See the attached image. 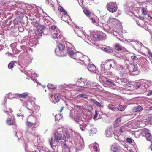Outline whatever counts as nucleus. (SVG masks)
<instances>
[{
    "mask_svg": "<svg viewBox=\"0 0 152 152\" xmlns=\"http://www.w3.org/2000/svg\"><path fill=\"white\" fill-rule=\"evenodd\" d=\"M32 102H28L27 101H24L22 103V105L23 107L27 108L28 110V108H31V105L32 104Z\"/></svg>",
    "mask_w": 152,
    "mask_h": 152,
    "instance_id": "473e14b6",
    "label": "nucleus"
},
{
    "mask_svg": "<svg viewBox=\"0 0 152 152\" xmlns=\"http://www.w3.org/2000/svg\"><path fill=\"white\" fill-rule=\"evenodd\" d=\"M113 131L111 127L109 128L105 131V136L107 137H111L113 134Z\"/></svg>",
    "mask_w": 152,
    "mask_h": 152,
    "instance_id": "bb28decb",
    "label": "nucleus"
},
{
    "mask_svg": "<svg viewBox=\"0 0 152 152\" xmlns=\"http://www.w3.org/2000/svg\"><path fill=\"white\" fill-rule=\"evenodd\" d=\"M90 19L91 20L92 23H96L97 20L98 18L97 16H94L93 17L90 18Z\"/></svg>",
    "mask_w": 152,
    "mask_h": 152,
    "instance_id": "603ef678",
    "label": "nucleus"
},
{
    "mask_svg": "<svg viewBox=\"0 0 152 152\" xmlns=\"http://www.w3.org/2000/svg\"><path fill=\"white\" fill-rule=\"evenodd\" d=\"M121 120V118L120 117L117 118L115 121L114 124V126L115 127H118V124Z\"/></svg>",
    "mask_w": 152,
    "mask_h": 152,
    "instance_id": "49530a36",
    "label": "nucleus"
},
{
    "mask_svg": "<svg viewBox=\"0 0 152 152\" xmlns=\"http://www.w3.org/2000/svg\"><path fill=\"white\" fill-rule=\"evenodd\" d=\"M40 152H50L48 149L47 148L42 147L39 150Z\"/></svg>",
    "mask_w": 152,
    "mask_h": 152,
    "instance_id": "6e6d98bb",
    "label": "nucleus"
},
{
    "mask_svg": "<svg viewBox=\"0 0 152 152\" xmlns=\"http://www.w3.org/2000/svg\"><path fill=\"white\" fill-rule=\"evenodd\" d=\"M151 84L148 82L143 83L142 86V89L144 90L145 91H146L149 92L150 94H152V90H150L148 89V87H150Z\"/></svg>",
    "mask_w": 152,
    "mask_h": 152,
    "instance_id": "412c9836",
    "label": "nucleus"
},
{
    "mask_svg": "<svg viewBox=\"0 0 152 152\" xmlns=\"http://www.w3.org/2000/svg\"><path fill=\"white\" fill-rule=\"evenodd\" d=\"M58 9L59 11L63 12L62 14V16L61 18V20L64 21H66V20L64 18V17H66V19H68L69 18V16L66 11L61 6H59Z\"/></svg>",
    "mask_w": 152,
    "mask_h": 152,
    "instance_id": "a211bd4d",
    "label": "nucleus"
},
{
    "mask_svg": "<svg viewBox=\"0 0 152 152\" xmlns=\"http://www.w3.org/2000/svg\"><path fill=\"white\" fill-rule=\"evenodd\" d=\"M10 46L11 48L13 53L15 54H17L18 51L17 49L16 48V43H12L10 45Z\"/></svg>",
    "mask_w": 152,
    "mask_h": 152,
    "instance_id": "c9c22d12",
    "label": "nucleus"
},
{
    "mask_svg": "<svg viewBox=\"0 0 152 152\" xmlns=\"http://www.w3.org/2000/svg\"><path fill=\"white\" fill-rule=\"evenodd\" d=\"M44 27V26L43 25H38L37 27V30L36 31V33L39 36H41L43 33Z\"/></svg>",
    "mask_w": 152,
    "mask_h": 152,
    "instance_id": "b1692460",
    "label": "nucleus"
},
{
    "mask_svg": "<svg viewBox=\"0 0 152 152\" xmlns=\"http://www.w3.org/2000/svg\"><path fill=\"white\" fill-rule=\"evenodd\" d=\"M15 61H13L10 62L8 65V67L9 69H12V68L13 67L14 65V62Z\"/></svg>",
    "mask_w": 152,
    "mask_h": 152,
    "instance_id": "bf43d9fd",
    "label": "nucleus"
},
{
    "mask_svg": "<svg viewBox=\"0 0 152 152\" xmlns=\"http://www.w3.org/2000/svg\"><path fill=\"white\" fill-rule=\"evenodd\" d=\"M6 23L5 21L0 22V31L4 34L7 33L10 31L8 29V27L6 25Z\"/></svg>",
    "mask_w": 152,
    "mask_h": 152,
    "instance_id": "2eb2a0df",
    "label": "nucleus"
},
{
    "mask_svg": "<svg viewBox=\"0 0 152 152\" xmlns=\"http://www.w3.org/2000/svg\"><path fill=\"white\" fill-rule=\"evenodd\" d=\"M91 87L94 88H99L100 87L99 85L95 82H91Z\"/></svg>",
    "mask_w": 152,
    "mask_h": 152,
    "instance_id": "c03bdc74",
    "label": "nucleus"
},
{
    "mask_svg": "<svg viewBox=\"0 0 152 152\" xmlns=\"http://www.w3.org/2000/svg\"><path fill=\"white\" fill-rule=\"evenodd\" d=\"M67 51L68 54L72 58L82 61V64L86 65L87 64L89 63L87 68L91 73L98 74L96 72V69L95 66L93 64L89 63L90 60L87 56H83V54L78 51L75 52L71 48H67Z\"/></svg>",
    "mask_w": 152,
    "mask_h": 152,
    "instance_id": "f257e3e1",
    "label": "nucleus"
},
{
    "mask_svg": "<svg viewBox=\"0 0 152 152\" xmlns=\"http://www.w3.org/2000/svg\"><path fill=\"white\" fill-rule=\"evenodd\" d=\"M61 130V129H58L55 133L54 136L52 137L51 140L49 141L51 147L54 150L53 152H58V147L56 148V142L62 146L63 145L64 143L68 144L69 142V141L66 140V135L60 132Z\"/></svg>",
    "mask_w": 152,
    "mask_h": 152,
    "instance_id": "f03ea898",
    "label": "nucleus"
},
{
    "mask_svg": "<svg viewBox=\"0 0 152 152\" xmlns=\"http://www.w3.org/2000/svg\"><path fill=\"white\" fill-rule=\"evenodd\" d=\"M120 148L118 144L115 143L112 144L110 147L111 152H121Z\"/></svg>",
    "mask_w": 152,
    "mask_h": 152,
    "instance_id": "6ab92c4d",
    "label": "nucleus"
},
{
    "mask_svg": "<svg viewBox=\"0 0 152 152\" xmlns=\"http://www.w3.org/2000/svg\"><path fill=\"white\" fill-rule=\"evenodd\" d=\"M32 104L31 105V108H28V110L31 115L32 114H35V113H37L40 109V107L35 105L34 102H32Z\"/></svg>",
    "mask_w": 152,
    "mask_h": 152,
    "instance_id": "ddd939ff",
    "label": "nucleus"
},
{
    "mask_svg": "<svg viewBox=\"0 0 152 152\" xmlns=\"http://www.w3.org/2000/svg\"><path fill=\"white\" fill-rule=\"evenodd\" d=\"M113 63V66L112 67L114 69L117 70H123L124 68L122 65H121L118 64H116L114 62H112Z\"/></svg>",
    "mask_w": 152,
    "mask_h": 152,
    "instance_id": "7c9ffc66",
    "label": "nucleus"
},
{
    "mask_svg": "<svg viewBox=\"0 0 152 152\" xmlns=\"http://www.w3.org/2000/svg\"><path fill=\"white\" fill-rule=\"evenodd\" d=\"M107 84L109 87H111L113 86H114V84L110 80H107Z\"/></svg>",
    "mask_w": 152,
    "mask_h": 152,
    "instance_id": "3c124183",
    "label": "nucleus"
},
{
    "mask_svg": "<svg viewBox=\"0 0 152 152\" xmlns=\"http://www.w3.org/2000/svg\"><path fill=\"white\" fill-rule=\"evenodd\" d=\"M9 119H8L7 120V123L8 125H12L13 123V121L10 118V117L9 118Z\"/></svg>",
    "mask_w": 152,
    "mask_h": 152,
    "instance_id": "0e129e2a",
    "label": "nucleus"
},
{
    "mask_svg": "<svg viewBox=\"0 0 152 152\" xmlns=\"http://www.w3.org/2000/svg\"><path fill=\"white\" fill-rule=\"evenodd\" d=\"M77 98L80 99L81 98H87L88 97V95L85 94H79L77 96Z\"/></svg>",
    "mask_w": 152,
    "mask_h": 152,
    "instance_id": "37998d69",
    "label": "nucleus"
},
{
    "mask_svg": "<svg viewBox=\"0 0 152 152\" xmlns=\"http://www.w3.org/2000/svg\"><path fill=\"white\" fill-rule=\"evenodd\" d=\"M113 66V64H112L110 62L107 61L105 63V70H109L112 66Z\"/></svg>",
    "mask_w": 152,
    "mask_h": 152,
    "instance_id": "e433bc0d",
    "label": "nucleus"
},
{
    "mask_svg": "<svg viewBox=\"0 0 152 152\" xmlns=\"http://www.w3.org/2000/svg\"><path fill=\"white\" fill-rule=\"evenodd\" d=\"M114 48L116 50L118 51L126 52L127 50L125 48L122 47L118 43H116L115 45Z\"/></svg>",
    "mask_w": 152,
    "mask_h": 152,
    "instance_id": "a878e982",
    "label": "nucleus"
},
{
    "mask_svg": "<svg viewBox=\"0 0 152 152\" xmlns=\"http://www.w3.org/2000/svg\"><path fill=\"white\" fill-rule=\"evenodd\" d=\"M16 95V94L15 95H12L10 93L6 94L5 97V99L7 100V98L9 99H13L15 98V96Z\"/></svg>",
    "mask_w": 152,
    "mask_h": 152,
    "instance_id": "4c0bfd02",
    "label": "nucleus"
},
{
    "mask_svg": "<svg viewBox=\"0 0 152 152\" xmlns=\"http://www.w3.org/2000/svg\"><path fill=\"white\" fill-rule=\"evenodd\" d=\"M108 108L110 110L113 111L115 110L116 108L114 105L111 104L108 105Z\"/></svg>",
    "mask_w": 152,
    "mask_h": 152,
    "instance_id": "864d4df0",
    "label": "nucleus"
},
{
    "mask_svg": "<svg viewBox=\"0 0 152 152\" xmlns=\"http://www.w3.org/2000/svg\"><path fill=\"white\" fill-rule=\"evenodd\" d=\"M83 86L86 88H90L91 87V82L89 80L84 79V81H83Z\"/></svg>",
    "mask_w": 152,
    "mask_h": 152,
    "instance_id": "c85d7f7f",
    "label": "nucleus"
},
{
    "mask_svg": "<svg viewBox=\"0 0 152 152\" xmlns=\"http://www.w3.org/2000/svg\"><path fill=\"white\" fill-rule=\"evenodd\" d=\"M32 69L27 70L25 72V74L28 77H29L32 80H33L36 83L38 84H40L36 79L35 78L36 77H37L38 75L35 73L33 71H31Z\"/></svg>",
    "mask_w": 152,
    "mask_h": 152,
    "instance_id": "1a4fd4ad",
    "label": "nucleus"
},
{
    "mask_svg": "<svg viewBox=\"0 0 152 152\" xmlns=\"http://www.w3.org/2000/svg\"><path fill=\"white\" fill-rule=\"evenodd\" d=\"M93 151L91 152H99V151L98 150L97 146L93 145Z\"/></svg>",
    "mask_w": 152,
    "mask_h": 152,
    "instance_id": "338daca9",
    "label": "nucleus"
},
{
    "mask_svg": "<svg viewBox=\"0 0 152 152\" xmlns=\"http://www.w3.org/2000/svg\"><path fill=\"white\" fill-rule=\"evenodd\" d=\"M117 59L118 60H123L124 61H125L127 59L126 57L125 56H120V57H117Z\"/></svg>",
    "mask_w": 152,
    "mask_h": 152,
    "instance_id": "e2e57ef3",
    "label": "nucleus"
},
{
    "mask_svg": "<svg viewBox=\"0 0 152 152\" xmlns=\"http://www.w3.org/2000/svg\"><path fill=\"white\" fill-rule=\"evenodd\" d=\"M126 108V107L123 105H119L118 106V109L121 111H123L125 110Z\"/></svg>",
    "mask_w": 152,
    "mask_h": 152,
    "instance_id": "052dcab7",
    "label": "nucleus"
},
{
    "mask_svg": "<svg viewBox=\"0 0 152 152\" xmlns=\"http://www.w3.org/2000/svg\"><path fill=\"white\" fill-rule=\"evenodd\" d=\"M61 98V95L58 93L52 95L50 96V99L53 103H56L58 102Z\"/></svg>",
    "mask_w": 152,
    "mask_h": 152,
    "instance_id": "4468645a",
    "label": "nucleus"
},
{
    "mask_svg": "<svg viewBox=\"0 0 152 152\" xmlns=\"http://www.w3.org/2000/svg\"><path fill=\"white\" fill-rule=\"evenodd\" d=\"M109 22L112 24L115 25L118 24L119 21L116 19L111 18H109Z\"/></svg>",
    "mask_w": 152,
    "mask_h": 152,
    "instance_id": "72a5a7b5",
    "label": "nucleus"
},
{
    "mask_svg": "<svg viewBox=\"0 0 152 152\" xmlns=\"http://www.w3.org/2000/svg\"><path fill=\"white\" fill-rule=\"evenodd\" d=\"M62 118V115L61 114H56L55 116V120L58 121Z\"/></svg>",
    "mask_w": 152,
    "mask_h": 152,
    "instance_id": "8fccbe9b",
    "label": "nucleus"
},
{
    "mask_svg": "<svg viewBox=\"0 0 152 152\" xmlns=\"http://www.w3.org/2000/svg\"><path fill=\"white\" fill-rule=\"evenodd\" d=\"M142 84L143 83H142L141 82L136 83V85H135V88L136 89H137L139 88L142 89Z\"/></svg>",
    "mask_w": 152,
    "mask_h": 152,
    "instance_id": "a18cd8bd",
    "label": "nucleus"
},
{
    "mask_svg": "<svg viewBox=\"0 0 152 152\" xmlns=\"http://www.w3.org/2000/svg\"><path fill=\"white\" fill-rule=\"evenodd\" d=\"M78 134L77 133L73 131L72 130H69L66 132V137L67 139H74Z\"/></svg>",
    "mask_w": 152,
    "mask_h": 152,
    "instance_id": "dca6fc26",
    "label": "nucleus"
},
{
    "mask_svg": "<svg viewBox=\"0 0 152 152\" xmlns=\"http://www.w3.org/2000/svg\"><path fill=\"white\" fill-rule=\"evenodd\" d=\"M2 1H0V16L2 15L3 14L6 15V11H10L11 10L10 7L8 6L7 3H4L2 4Z\"/></svg>",
    "mask_w": 152,
    "mask_h": 152,
    "instance_id": "0eeeda50",
    "label": "nucleus"
},
{
    "mask_svg": "<svg viewBox=\"0 0 152 152\" xmlns=\"http://www.w3.org/2000/svg\"><path fill=\"white\" fill-rule=\"evenodd\" d=\"M30 94L29 93L27 92L21 94H19V93L16 94V95H17L18 97L23 99H25Z\"/></svg>",
    "mask_w": 152,
    "mask_h": 152,
    "instance_id": "c756f323",
    "label": "nucleus"
},
{
    "mask_svg": "<svg viewBox=\"0 0 152 152\" xmlns=\"http://www.w3.org/2000/svg\"><path fill=\"white\" fill-rule=\"evenodd\" d=\"M139 131L141 132L140 134L142 136H145L148 141H149L151 142V145H152V136L149 132L148 129L146 128H144L141 129L139 130Z\"/></svg>",
    "mask_w": 152,
    "mask_h": 152,
    "instance_id": "423d86ee",
    "label": "nucleus"
},
{
    "mask_svg": "<svg viewBox=\"0 0 152 152\" xmlns=\"http://www.w3.org/2000/svg\"><path fill=\"white\" fill-rule=\"evenodd\" d=\"M16 14L18 18L21 19L23 17V14L20 11H17Z\"/></svg>",
    "mask_w": 152,
    "mask_h": 152,
    "instance_id": "de8ad7c7",
    "label": "nucleus"
},
{
    "mask_svg": "<svg viewBox=\"0 0 152 152\" xmlns=\"http://www.w3.org/2000/svg\"><path fill=\"white\" fill-rule=\"evenodd\" d=\"M78 26H76V28H77L76 30H74V31L77 34V35L80 37H82L83 38H84L83 36H85L87 38L88 37V35L86 34V33L83 30H79V28H78Z\"/></svg>",
    "mask_w": 152,
    "mask_h": 152,
    "instance_id": "f3484780",
    "label": "nucleus"
},
{
    "mask_svg": "<svg viewBox=\"0 0 152 152\" xmlns=\"http://www.w3.org/2000/svg\"><path fill=\"white\" fill-rule=\"evenodd\" d=\"M118 80H120L122 83H125L124 85H123V86L124 87H126L127 86H128L129 82H128L126 78L119 79V78L117 77V80L116 81Z\"/></svg>",
    "mask_w": 152,
    "mask_h": 152,
    "instance_id": "2f4dec72",
    "label": "nucleus"
},
{
    "mask_svg": "<svg viewBox=\"0 0 152 152\" xmlns=\"http://www.w3.org/2000/svg\"><path fill=\"white\" fill-rule=\"evenodd\" d=\"M16 135L18 139H22L21 138L22 137V133L19 132H17L16 134Z\"/></svg>",
    "mask_w": 152,
    "mask_h": 152,
    "instance_id": "680f3d73",
    "label": "nucleus"
},
{
    "mask_svg": "<svg viewBox=\"0 0 152 152\" xmlns=\"http://www.w3.org/2000/svg\"><path fill=\"white\" fill-rule=\"evenodd\" d=\"M84 79L82 77L80 78L79 79H76V84L73 85V86H83V81H84Z\"/></svg>",
    "mask_w": 152,
    "mask_h": 152,
    "instance_id": "cd10ccee",
    "label": "nucleus"
},
{
    "mask_svg": "<svg viewBox=\"0 0 152 152\" xmlns=\"http://www.w3.org/2000/svg\"><path fill=\"white\" fill-rule=\"evenodd\" d=\"M54 32L52 34V37L53 38L58 39L61 38V35L60 34V31L58 28L56 29V31H54Z\"/></svg>",
    "mask_w": 152,
    "mask_h": 152,
    "instance_id": "aec40b11",
    "label": "nucleus"
},
{
    "mask_svg": "<svg viewBox=\"0 0 152 152\" xmlns=\"http://www.w3.org/2000/svg\"><path fill=\"white\" fill-rule=\"evenodd\" d=\"M90 102L96 106L97 107H100L102 106V104L95 99H91Z\"/></svg>",
    "mask_w": 152,
    "mask_h": 152,
    "instance_id": "f704fd0d",
    "label": "nucleus"
},
{
    "mask_svg": "<svg viewBox=\"0 0 152 152\" xmlns=\"http://www.w3.org/2000/svg\"><path fill=\"white\" fill-rule=\"evenodd\" d=\"M13 23L15 26V28L17 27L18 26L22 25V23L21 21L16 19H15L13 20Z\"/></svg>",
    "mask_w": 152,
    "mask_h": 152,
    "instance_id": "ea45409f",
    "label": "nucleus"
},
{
    "mask_svg": "<svg viewBox=\"0 0 152 152\" xmlns=\"http://www.w3.org/2000/svg\"><path fill=\"white\" fill-rule=\"evenodd\" d=\"M79 87L77 88L76 90L77 91L82 92L83 91L85 90V87L83 86H79Z\"/></svg>",
    "mask_w": 152,
    "mask_h": 152,
    "instance_id": "09e8293b",
    "label": "nucleus"
},
{
    "mask_svg": "<svg viewBox=\"0 0 152 152\" xmlns=\"http://www.w3.org/2000/svg\"><path fill=\"white\" fill-rule=\"evenodd\" d=\"M39 8L38 10H39L40 13H42L43 14L42 16L45 17H47L48 16V15L44 12L43 9L40 7H39Z\"/></svg>",
    "mask_w": 152,
    "mask_h": 152,
    "instance_id": "4d7b16f0",
    "label": "nucleus"
},
{
    "mask_svg": "<svg viewBox=\"0 0 152 152\" xmlns=\"http://www.w3.org/2000/svg\"><path fill=\"white\" fill-rule=\"evenodd\" d=\"M26 124L28 127L26 132V134L29 136L31 135L33 138H36L38 139L39 135L35 130H34L33 128H31L33 126H34H34L37 127L39 125V124L37 121V118L35 117L33 115H29L28 117Z\"/></svg>",
    "mask_w": 152,
    "mask_h": 152,
    "instance_id": "7ed1b4c3",
    "label": "nucleus"
},
{
    "mask_svg": "<svg viewBox=\"0 0 152 152\" xmlns=\"http://www.w3.org/2000/svg\"><path fill=\"white\" fill-rule=\"evenodd\" d=\"M83 146L81 143H78L76 144L75 148H69L70 152H77L78 151H80L83 148Z\"/></svg>",
    "mask_w": 152,
    "mask_h": 152,
    "instance_id": "4be33fe9",
    "label": "nucleus"
},
{
    "mask_svg": "<svg viewBox=\"0 0 152 152\" xmlns=\"http://www.w3.org/2000/svg\"><path fill=\"white\" fill-rule=\"evenodd\" d=\"M132 66H133V67H132L133 71L136 72V73L134 74L135 75L138 74L139 73L137 70L138 68L137 65L136 63H134Z\"/></svg>",
    "mask_w": 152,
    "mask_h": 152,
    "instance_id": "58836bf2",
    "label": "nucleus"
},
{
    "mask_svg": "<svg viewBox=\"0 0 152 152\" xmlns=\"http://www.w3.org/2000/svg\"><path fill=\"white\" fill-rule=\"evenodd\" d=\"M72 142L70 141H69V142L68 144L64 143V145L62 146L63 152H70L69 148L72 145Z\"/></svg>",
    "mask_w": 152,
    "mask_h": 152,
    "instance_id": "5701e85b",
    "label": "nucleus"
},
{
    "mask_svg": "<svg viewBox=\"0 0 152 152\" xmlns=\"http://www.w3.org/2000/svg\"><path fill=\"white\" fill-rule=\"evenodd\" d=\"M93 37L97 41L105 40L106 38V34L102 32H99L94 34Z\"/></svg>",
    "mask_w": 152,
    "mask_h": 152,
    "instance_id": "9b49d317",
    "label": "nucleus"
},
{
    "mask_svg": "<svg viewBox=\"0 0 152 152\" xmlns=\"http://www.w3.org/2000/svg\"><path fill=\"white\" fill-rule=\"evenodd\" d=\"M107 10L111 12H115L117 10V6L114 2H111L108 3L107 5Z\"/></svg>",
    "mask_w": 152,
    "mask_h": 152,
    "instance_id": "9d476101",
    "label": "nucleus"
},
{
    "mask_svg": "<svg viewBox=\"0 0 152 152\" xmlns=\"http://www.w3.org/2000/svg\"><path fill=\"white\" fill-rule=\"evenodd\" d=\"M83 11L85 15L88 16H90L91 13L90 11L86 8H84L83 9Z\"/></svg>",
    "mask_w": 152,
    "mask_h": 152,
    "instance_id": "a19ab883",
    "label": "nucleus"
},
{
    "mask_svg": "<svg viewBox=\"0 0 152 152\" xmlns=\"http://www.w3.org/2000/svg\"><path fill=\"white\" fill-rule=\"evenodd\" d=\"M16 28H18L19 31L20 32H23L24 31V28L22 25L18 26Z\"/></svg>",
    "mask_w": 152,
    "mask_h": 152,
    "instance_id": "69168bd1",
    "label": "nucleus"
},
{
    "mask_svg": "<svg viewBox=\"0 0 152 152\" xmlns=\"http://www.w3.org/2000/svg\"><path fill=\"white\" fill-rule=\"evenodd\" d=\"M142 110V107L138 105L135 107L133 108V110L134 112H138L141 111Z\"/></svg>",
    "mask_w": 152,
    "mask_h": 152,
    "instance_id": "79ce46f5",
    "label": "nucleus"
},
{
    "mask_svg": "<svg viewBox=\"0 0 152 152\" xmlns=\"http://www.w3.org/2000/svg\"><path fill=\"white\" fill-rule=\"evenodd\" d=\"M33 59L30 55H27L25 56L19 63V65L21 67H26L28 66L29 63L32 62Z\"/></svg>",
    "mask_w": 152,
    "mask_h": 152,
    "instance_id": "39448f33",
    "label": "nucleus"
},
{
    "mask_svg": "<svg viewBox=\"0 0 152 152\" xmlns=\"http://www.w3.org/2000/svg\"><path fill=\"white\" fill-rule=\"evenodd\" d=\"M65 48V45L63 44L59 43L58 44L56 48L55 49V53L56 55L59 56H64L63 52Z\"/></svg>",
    "mask_w": 152,
    "mask_h": 152,
    "instance_id": "6e6552de",
    "label": "nucleus"
},
{
    "mask_svg": "<svg viewBox=\"0 0 152 152\" xmlns=\"http://www.w3.org/2000/svg\"><path fill=\"white\" fill-rule=\"evenodd\" d=\"M126 127L125 125H124L117 128L113 132L114 134L117 137L120 136L125 132Z\"/></svg>",
    "mask_w": 152,
    "mask_h": 152,
    "instance_id": "f8f14e48",
    "label": "nucleus"
},
{
    "mask_svg": "<svg viewBox=\"0 0 152 152\" xmlns=\"http://www.w3.org/2000/svg\"><path fill=\"white\" fill-rule=\"evenodd\" d=\"M22 7H23V8L25 9L26 8L27 9H28L29 10H31L32 11H33L36 9H37L38 10V9H39V7H37V6L34 4H33L32 5L26 4V5L25 6V7H23V6H22Z\"/></svg>",
    "mask_w": 152,
    "mask_h": 152,
    "instance_id": "393cba45",
    "label": "nucleus"
},
{
    "mask_svg": "<svg viewBox=\"0 0 152 152\" xmlns=\"http://www.w3.org/2000/svg\"><path fill=\"white\" fill-rule=\"evenodd\" d=\"M103 50L107 53H110L113 52L112 50L110 47L104 48Z\"/></svg>",
    "mask_w": 152,
    "mask_h": 152,
    "instance_id": "5fc2aeb1",
    "label": "nucleus"
},
{
    "mask_svg": "<svg viewBox=\"0 0 152 152\" xmlns=\"http://www.w3.org/2000/svg\"><path fill=\"white\" fill-rule=\"evenodd\" d=\"M47 87L49 89H54L55 88V87L53 84L50 83H48V84Z\"/></svg>",
    "mask_w": 152,
    "mask_h": 152,
    "instance_id": "774afa93",
    "label": "nucleus"
},
{
    "mask_svg": "<svg viewBox=\"0 0 152 152\" xmlns=\"http://www.w3.org/2000/svg\"><path fill=\"white\" fill-rule=\"evenodd\" d=\"M137 23L139 26L142 27L143 25H144L145 23V22L142 19H140L138 22H137Z\"/></svg>",
    "mask_w": 152,
    "mask_h": 152,
    "instance_id": "13d9d810",
    "label": "nucleus"
},
{
    "mask_svg": "<svg viewBox=\"0 0 152 152\" xmlns=\"http://www.w3.org/2000/svg\"><path fill=\"white\" fill-rule=\"evenodd\" d=\"M73 118L76 122L80 125V128L82 131L84 130L86 127L87 129H88L91 126V125L88 124L85 126V124L84 123L85 121L80 118L79 113H75L73 116Z\"/></svg>",
    "mask_w": 152,
    "mask_h": 152,
    "instance_id": "20e7f679",
    "label": "nucleus"
}]
</instances>
